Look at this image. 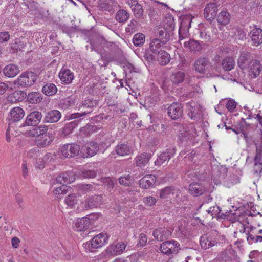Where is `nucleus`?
Instances as JSON below:
<instances>
[{
  "label": "nucleus",
  "instance_id": "obj_12",
  "mask_svg": "<svg viewBox=\"0 0 262 262\" xmlns=\"http://www.w3.org/2000/svg\"><path fill=\"white\" fill-rule=\"evenodd\" d=\"M180 193L179 189L172 187H166L159 190V195L161 199H172L177 197Z\"/></svg>",
  "mask_w": 262,
  "mask_h": 262
},
{
  "label": "nucleus",
  "instance_id": "obj_35",
  "mask_svg": "<svg viewBox=\"0 0 262 262\" xmlns=\"http://www.w3.org/2000/svg\"><path fill=\"white\" fill-rule=\"evenodd\" d=\"M157 58L160 64L165 65L169 62L170 57L166 51L160 50V51H158Z\"/></svg>",
  "mask_w": 262,
  "mask_h": 262
},
{
  "label": "nucleus",
  "instance_id": "obj_2",
  "mask_svg": "<svg viewBox=\"0 0 262 262\" xmlns=\"http://www.w3.org/2000/svg\"><path fill=\"white\" fill-rule=\"evenodd\" d=\"M108 236L106 233H100L96 235L91 241L86 243V245L89 250L93 251V249H98L107 243Z\"/></svg>",
  "mask_w": 262,
  "mask_h": 262
},
{
  "label": "nucleus",
  "instance_id": "obj_39",
  "mask_svg": "<svg viewBox=\"0 0 262 262\" xmlns=\"http://www.w3.org/2000/svg\"><path fill=\"white\" fill-rule=\"evenodd\" d=\"M42 90L46 95L52 96L57 92V89L55 84L47 83L43 86Z\"/></svg>",
  "mask_w": 262,
  "mask_h": 262
},
{
  "label": "nucleus",
  "instance_id": "obj_63",
  "mask_svg": "<svg viewBox=\"0 0 262 262\" xmlns=\"http://www.w3.org/2000/svg\"><path fill=\"white\" fill-rule=\"evenodd\" d=\"M258 237V235H254L251 234H248L247 235V239L250 244H252L253 243H257L258 242V239L256 238Z\"/></svg>",
  "mask_w": 262,
  "mask_h": 262
},
{
  "label": "nucleus",
  "instance_id": "obj_64",
  "mask_svg": "<svg viewBox=\"0 0 262 262\" xmlns=\"http://www.w3.org/2000/svg\"><path fill=\"white\" fill-rule=\"evenodd\" d=\"M147 237L144 234H143V233L140 234V237H139V243L141 245H142V246L145 245L147 242Z\"/></svg>",
  "mask_w": 262,
  "mask_h": 262
},
{
  "label": "nucleus",
  "instance_id": "obj_47",
  "mask_svg": "<svg viewBox=\"0 0 262 262\" xmlns=\"http://www.w3.org/2000/svg\"><path fill=\"white\" fill-rule=\"evenodd\" d=\"M78 190L85 194L92 191L94 187L91 184H80L78 185Z\"/></svg>",
  "mask_w": 262,
  "mask_h": 262
},
{
  "label": "nucleus",
  "instance_id": "obj_36",
  "mask_svg": "<svg viewBox=\"0 0 262 262\" xmlns=\"http://www.w3.org/2000/svg\"><path fill=\"white\" fill-rule=\"evenodd\" d=\"M117 2L115 0H99V6L103 10H111L116 6Z\"/></svg>",
  "mask_w": 262,
  "mask_h": 262
},
{
  "label": "nucleus",
  "instance_id": "obj_23",
  "mask_svg": "<svg viewBox=\"0 0 262 262\" xmlns=\"http://www.w3.org/2000/svg\"><path fill=\"white\" fill-rule=\"evenodd\" d=\"M61 117V114L59 111L52 110L47 113L44 120L47 123H55L59 121Z\"/></svg>",
  "mask_w": 262,
  "mask_h": 262
},
{
  "label": "nucleus",
  "instance_id": "obj_1",
  "mask_svg": "<svg viewBox=\"0 0 262 262\" xmlns=\"http://www.w3.org/2000/svg\"><path fill=\"white\" fill-rule=\"evenodd\" d=\"M194 69L199 73L208 74L212 72L213 67L209 60L206 57H200L194 62Z\"/></svg>",
  "mask_w": 262,
  "mask_h": 262
},
{
  "label": "nucleus",
  "instance_id": "obj_17",
  "mask_svg": "<svg viewBox=\"0 0 262 262\" xmlns=\"http://www.w3.org/2000/svg\"><path fill=\"white\" fill-rule=\"evenodd\" d=\"M76 179L75 175L72 172L62 173L56 178V182L60 184L73 182Z\"/></svg>",
  "mask_w": 262,
  "mask_h": 262
},
{
  "label": "nucleus",
  "instance_id": "obj_60",
  "mask_svg": "<svg viewBox=\"0 0 262 262\" xmlns=\"http://www.w3.org/2000/svg\"><path fill=\"white\" fill-rule=\"evenodd\" d=\"M10 38V35L7 32H0V43L7 41Z\"/></svg>",
  "mask_w": 262,
  "mask_h": 262
},
{
  "label": "nucleus",
  "instance_id": "obj_53",
  "mask_svg": "<svg viewBox=\"0 0 262 262\" xmlns=\"http://www.w3.org/2000/svg\"><path fill=\"white\" fill-rule=\"evenodd\" d=\"M156 202L157 200L156 198L151 196L145 197L143 199L144 203L148 206H151L155 205Z\"/></svg>",
  "mask_w": 262,
  "mask_h": 262
},
{
  "label": "nucleus",
  "instance_id": "obj_13",
  "mask_svg": "<svg viewBox=\"0 0 262 262\" xmlns=\"http://www.w3.org/2000/svg\"><path fill=\"white\" fill-rule=\"evenodd\" d=\"M217 10V6L215 3H210L208 4L204 10L205 18L210 21H212L216 15Z\"/></svg>",
  "mask_w": 262,
  "mask_h": 262
},
{
  "label": "nucleus",
  "instance_id": "obj_32",
  "mask_svg": "<svg viewBox=\"0 0 262 262\" xmlns=\"http://www.w3.org/2000/svg\"><path fill=\"white\" fill-rule=\"evenodd\" d=\"M35 143L39 147H44L49 145L51 142L48 135H38L35 136Z\"/></svg>",
  "mask_w": 262,
  "mask_h": 262
},
{
  "label": "nucleus",
  "instance_id": "obj_30",
  "mask_svg": "<svg viewBox=\"0 0 262 262\" xmlns=\"http://www.w3.org/2000/svg\"><path fill=\"white\" fill-rule=\"evenodd\" d=\"M190 193L194 196H199L203 194L205 191L204 187L198 183H191L189 187Z\"/></svg>",
  "mask_w": 262,
  "mask_h": 262
},
{
  "label": "nucleus",
  "instance_id": "obj_33",
  "mask_svg": "<svg viewBox=\"0 0 262 262\" xmlns=\"http://www.w3.org/2000/svg\"><path fill=\"white\" fill-rule=\"evenodd\" d=\"M216 20L220 24L225 26L230 21V15L227 10H224L217 15Z\"/></svg>",
  "mask_w": 262,
  "mask_h": 262
},
{
  "label": "nucleus",
  "instance_id": "obj_41",
  "mask_svg": "<svg viewBox=\"0 0 262 262\" xmlns=\"http://www.w3.org/2000/svg\"><path fill=\"white\" fill-rule=\"evenodd\" d=\"M129 14L125 10L121 9L117 11L116 15V20L119 23H125L129 18Z\"/></svg>",
  "mask_w": 262,
  "mask_h": 262
},
{
  "label": "nucleus",
  "instance_id": "obj_19",
  "mask_svg": "<svg viewBox=\"0 0 262 262\" xmlns=\"http://www.w3.org/2000/svg\"><path fill=\"white\" fill-rule=\"evenodd\" d=\"M59 77L61 81L65 84H70L74 79L73 73L69 69L62 68L59 73Z\"/></svg>",
  "mask_w": 262,
  "mask_h": 262
},
{
  "label": "nucleus",
  "instance_id": "obj_8",
  "mask_svg": "<svg viewBox=\"0 0 262 262\" xmlns=\"http://www.w3.org/2000/svg\"><path fill=\"white\" fill-rule=\"evenodd\" d=\"M186 109L189 118L196 120L202 115L201 106L196 102L191 101L186 103Z\"/></svg>",
  "mask_w": 262,
  "mask_h": 262
},
{
  "label": "nucleus",
  "instance_id": "obj_52",
  "mask_svg": "<svg viewBox=\"0 0 262 262\" xmlns=\"http://www.w3.org/2000/svg\"><path fill=\"white\" fill-rule=\"evenodd\" d=\"M137 28V21L135 20H132L128 24L126 28V32L129 33H133L135 32Z\"/></svg>",
  "mask_w": 262,
  "mask_h": 262
},
{
  "label": "nucleus",
  "instance_id": "obj_48",
  "mask_svg": "<svg viewBox=\"0 0 262 262\" xmlns=\"http://www.w3.org/2000/svg\"><path fill=\"white\" fill-rule=\"evenodd\" d=\"M64 201L68 206L73 207L77 202V196L75 194H69Z\"/></svg>",
  "mask_w": 262,
  "mask_h": 262
},
{
  "label": "nucleus",
  "instance_id": "obj_4",
  "mask_svg": "<svg viewBox=\"0 0 262 262\" xmlns=\"http://www.w3.org/2000/svg\"><path fill=\"white\" fill-rule=\"evenodd\" d=\"M160 249L163 253L169 255L177 253L180 249V245L176 241H168L161 245Z\"/></svg>",
  "mask_w": 262,
  "mask_h": 262
},
{
  "label": "nucleus",
  "instance_id": "obj_14",
  "mask_svg": "<svg viewBox=\"0 0 262 262\" xmlns=\"http://www.w3.org/2000/svg\"><path fill=\"white\" fill-rule=\"evenodd\" d=\"M175 153L174 148H168L165 151L158 156L155 164L157 166H161L165 162H168Z\"/></svg>",
  "mask_w": 262,
  "mask_h": 262
},
{
  "label": "nucleus",
  "instance_id": "obj_18",
  "mask_svg": "<svg viewBox=\"0 0 262 262\" xmlns=\"http://www.w3.org/2000/svg\"><path fill=\"white\" fill-rule=\"evenodd\" d=\"M48 129L47 126L40 125L37 127L34 128L25 132V135L27 137H35L38 135H47L46 132Z\"/></svg>",
  "mask_w": 262,
  "mask_h": 262
},
{
  "label": "nucleus",
  "instance_id": "obj_20",
  "mask_svg": "<svg viewBox=\"0 0 262 262\" xmlns=\"http://www.w3.org/2000/svg\"><path fill=\"white\" fill-rule=\"evenodd\" d=\"M99 150L98 144L94 141L87 143L83 147V150L86 156L92 157L96 155Z\"/></svg>",
  "mask_w": 262,
  "mask_h": 262
},
{
  "label": "nucleus",
  "instance_id": "obj_56",
  "mask_svg": "<svg viewBox=\"0 0 262 262\" xmlns=\"http://www.w3.org/2000/svg\"><path fill=\"white\" fill-rule=\"evenodd\" d=\"M96 176V171L95 170H84L82 171V177L84 178H93Z\"/></svg>",
  "mask_w": 262,
  "mask_h": 262
},
{
  "label": "nucleus",
  "instance_id": "obj_21",
  "mask_svg": "<svg viewBox=\"0 0 262 262\" xmlns=\"http://www.w3.org/2000/svg\"><path fill=\"white\" fill-rule=\"evenodd\" d=\"M153 235L155 239L162 241L168 238L171 234V231L166 228H159L153 232Z\"/></svg>",
  "mask_w": 262,
  "mask_h": 262
},
{
  "label": "nucleus",
  "instance_id": "obj_22",
  "mask_svg": "<svg viewBox=\"0 0 262 262\" xmlns=\"http://www.w3.org/2000/svg\"><path fill=\"white\" fill-rule=\"evenodd\" d=\"M91 224L90 220L89 217H84L77 220L74 224V228L77 231H81L88 229Z\"/></svg>",
  "mask_w": 262,
  "mask_h": 262
},
{
  "label": "nucleus",
  "instance_id": "obj_9",
  "mask_svg": "<svg viewBox=\"0 0 262 262\" xmlns=\"http://www.w3.org/2000/svg\"><path fill=\"white\" fill-rule=\"evenodd\" d=\"M251 60L250 53L246 50H242L237 59V65L241 70H245Z\"/></svg>",
  "mask_w": 262,
  "mask_h": 262
},
{
  "label": "nucleus",
  "instance_id": "obj_24",
  "mask_svg": "<svg viewBox=\"0 0 262 262\" xmlns=\"http://www.w3.org/2000/svg\"><path fill=\"white\" fill-rule=\"evenodd\" d=\"M156 178L155 176L150 174L143 177L139 181L140 186L143 188H148L155 183Z\"/></svg>",
  "mask_w": 262,
  "mask_h": 262
},
{
  "label": "nucleus",
  "instance_id": "obj_50",
  "mask_svg": "<svg viewBox=\"0 0 262 262\" xmlns=\"http://www.w3.org/2000/svg\"><path fill=\"white\" fill-rule=\"evenodd\" d=\"M244 73L243 70H236L234 73V76H230V77H227V79L235 81L236 80H241L243 78ZM224 79H226V77H223Z\"/></svg>",
  "mask_w": 262,
  "mask_h": 262
},
{
  "label": "nucleus",
  "instance_id": "obj_46",
  "mask_svg": "<svg viewBox=\"0 0 262 262\" xmlns=\"http://www.w3.org/2000/svg\"><path fill=\"white\" fill-rule=\"evenodd\" d=\"M74 103L75 101L74 99L70 98H67L62 100L60 102L59 106L62 109L66 110L73 106Z\"/></svg>",
  "mask_w": 262,
  "mask_h": 262
},
{
  "label": "nucleus",
  "instance_id": "obj_27",
  "mask_svg": "<svg viewBox=\"0 0 262 262\" xmlns=\"http://www.w3.org/2000/svg\"><path fill=\"white\" fill-rule=\"evenodd\" d=\"M26 96V94L24 91H15L8 97L7 101L11 103H15L22 101Z\"/></svg>",
  "mask_w": 262,
  "mask_h": 262
},
{
  "label": "nucleus",
  "instance_id": "obj_15",
  "mask_svg": "<svg viewBox=\"0 0 262 262\" xmlns=\"http://www.w3.org/2000/svg\"><path fill=\"white\" fill-rule=\"evenodd\" d=\"M42 118L41 113L38 111H34L29 114L26 119V124L28 126L37 125Z\"/></svg>",
  "mask_w": 262,
  "mask_h": 262
},
{
  "label": "nucleus",
  "instance_id": "obj_10",
  "mask_svg": "<svg viewBox=\"0 0 262 262\" xmlns=\"http://www.w3.org/2000/svg\"><path fill=\"white\" fill-rule=\"evenodd\" d=\"M167 113L171 119L177 120L182 116V107L179 103H173L168 107Z\"/></svg>",
  "mask_w": 262,
  "mask_h": 262
},
{
  "label": "nucleus",
  "instance_id": "obj_49",
  "mask_svg": "<svg viewBox=\"0 0 262 262\" xmlns=\"http://www.w3.org/2000/svg\"><path fill=\"white\" fill-rule=\"evenodd\" d=\"M242 120L239 125V127L235 126L234 127L232 126V127H229L230 129H231L232 131H233L236 135H238L240 133L244 132V125L246 124V122L244 118H242Z\"/></svg>",
  "mask_w": 262,
  "mask_h": 262
},
{
  "label": "nucleus",
  "instance_id": "obj_31",
  "mask_svg": "<svg viewBox=\"0 0 262 262\" xmlns=\"http://www.w3.org/2000/svg\"><path fill=\"white\" fill-rule=\"evenodd\" d=\"M116 152L121 156L129 155L133 152V149L125 144H119L116 147Z\"/></svg>",
  "mask_w": 262,
  "mask_h": 262
},
{
  "label": "nucleus",
  "instance_id": "obj_62",
  "mask_svg": "<svg viewBox=\"0 0 262 262\" xmlns=\"http://www.w3.org/2000/svg\"><path fill=\"white\" fill-rule=\"evenodd\" d=\"M14 130V128L10 127V126H8L7 130L6 133V138L7 142H10L11 138V135L13 136V131Z\"/></svg>",
  "mask_w": 262,
  "mask_h": 262
},
{
  "label": "nucleus",
  "instance_id": "obj_29",
  "mask_svg": "<svg viewBox=\"0 0 262 262\" xmlns=\"http://www.w3.org/2000/svg\"><path fill=\"white\" fill-rule=\"evenodd\" d=\"M151 158V154L143 153L137 156L135 158V163L137 166L143 167L149 162Z\"/></svg>",
  "mask_w": 262,
  "mask_h": 262
},
{
  "label": "nucleus",
  "instance_id": "obj_38",
  "mask_svg": "<svg viewBox=\"0 0 262 262\" xmlns=\"http://www.w3.org/2000/svg\"><path fill=\"white\" fill-rule=\"evenodd\" d=\"M69 188L65 185H62L59 187L55 188L53 191V194L55 198L58 199H61L64 194L68 192V189Z\"/></svg>",
  "mask_w": 262,
  "mask_h": 262
},
{
  "label": "nucleus",
  "instance_id": "obj_61",
  "mask_svg": "<svg viewBox=\"0 0 262 262\" xmlns=\"http://www.w3.org/2000/svg\"><path fill=\"white\" fill-rule=\"evenodd\" d=\"M220 207L217 206L210 207L207 210L209 214H211V215H216L217 214L220 213Z\"/></svg>",
  "mask_w": 262,
  "mask_h": 262
},
{
  "label": "nucleus",
  "instance_id": "obj_59",
  "mask_svg": "<svg viewBox=\"0 0 262 262\" xmlns=\"http://www.w3.org/2000/svg\"><path fill=\"white\" fill-rule=\"evenodd\" d=\"M101 182L103 184L107 186L108 188H112L114 186V182L109 177H105L101 179Z\"/></svg>",
  "mask_w": 262,
  "mask_h": 262
},
{
  "label": "nucleus",
  "instance_id": "obj_26",
  "mask_svg": "<svg viewBox=\"0 0 262 262\" xmlns=\"http://www.w3.org/2000/svg\"><path fill=\"white\" fill-rule=\"evenodd\" d=\"M20 71L17 66L10 64L6 66L3 69L4 75L9 78H12L17 75Z\"/></svg>",
  "mask_w": 262,
  "mask_h": 262
},
{
  "label": "nucleus",
  "instance_id": "obj_3",
  "mask_svg": "<svg viewBox=\"0 0 262 262\" xmlns=\"http://www.w3.org/2000/svg\"><path fill=\"white\" fill-rule=\"evenodd\" d=\"M37 79V75L33 72H26L18 77L17 83L22 87L31 86Z\"/></svg>",
  "mask_w": 262,
  "mask_h": 262
},
{
  "label": "nucleus",
  "instance_id": "obj_51",
  "mask_svg": "<svg viewBox=\"0 0 262 262\" xmlns=\"http://www.w3.org/2000/svg\"><path fill=\"white\" fill-rule=\"evenodd\" d=\"M133 11L136 17L140 18L142 16L143 9L140 5L138 4L135 5L134 7L133 8Z\"/></svg>",
  "mask_w": 262,
  "mask_h": 262
},
{
  "label": "nucleus",
  "instance_id": "obj_5",
  "mask_svg": "<svg viewBox=\"0 0 262 262\" xmlns=\"http://www.w3.org/2000/svg\"><path fill=\"white\" fill-rule=\"evenodd\" d=\"M80 146L75 143L63 145L60 148L61 155L64 158H70L78 155Z\"/></svg>",
  "mask_w": 262,
  "mask_h": 262
},
{
  "label": "nucleus",
  "instance_id": "obj_40",
  "mask_svg": "<svg viewBox=\"0 0 262 262\" xmlns=\"http://www.w3.org/2000/svg\"><path fill=\"white\" fill-rule=\"evenodd\" d=\"M27 99L31 103H37L41 101L42 98L40 93L33 92L28 95Z\"/></svg>",
  "mask_w": 262,
  "mask_h": 262
},
{
  "label": "nucleus",
  "instance_id": "obj_6",
  "mask_svg": "<svg viewBox=\"0 0 262 262\" xmlns=\"http://www.w3.org/2000/svg\"><path fill=\"white\" fill-rule=\"evenodd\" d=\"M102 202V195H94L88 196L84 201L81 203V207L84 210L96 208L101 204Z\"/></svg>",
  "mask_w": 262,
  "mask_h": 262
},
{
  "label": "nucleus",
  "instance_id": "obj_11",
  "mask_svg": "<svg viewBox=\"0 0 262 262\" xmlns=\"http://www.w3.org/2000/svg\"><path fill=\"white\" fill-rule=\"evenodd\" d=\"M126 248V245L123 242H119L110 245L106 249L108 255L115 256L123 253Z\"/></svg>",
  "mask_w": 262,
  "mask_h": 262
},
{
  "label": "nucleus",
  "instance_id": "obj_44",
  "mask_svg": "<svg viewBox=\"0 0 262 262\" xmlns=\"http://www.w3.org/2000/svg\"><path fill=\"white\" fill-rule=\"evenodd\" d=\"M232 33L236 40H243L246 38V32L241 28H233Z\"/></svg>",
  "mask_w": 262,
  "mask_h": 262
},
{
  "label": "nucleus",
  "instance_id": "obj_28",
  "mask_svg": "<svg viewBox=\"0 0 262 262\" xmlns=\"http://www.w3.org/2000/svg\"><path fill=\"white\" fill-rule=\"evenodd\" d=\"M184 47L189 50L190 51L199 52L203 49L202 45L199 41L194 40H189L185 41L183 43Z\"/></svg>",
  "mask_w": 262,
  "mask_h": 262
},
{
  "label": "nucleus",
  "instance_id": "obj_43",
  "mask_svg": "<svg viewBox=\"0 0 262 262\" xmlns=\"http://www.w3.org/2000/svg\"><path fill=\"white\" fill-rule=\"evenodd\" d=\"M162 46V41L158 38H154L150 41L149 48L151 51L154 53H158Z\"/></svg>",
  "mask_w": 262,
  "mask_h": 262
},
{
  "label": "nucleus",
  "instance_id": "obj_34",
  "mask_svg": "<svg viewBox=\"0 0 262 262\" xmlns=\"http://www.w3.org/2000/svg\"><path fill=\"white\" fill-rule=\"evenodd\" d=\"M216 243L215 241L212 240L210 237L206 235L201 237L200 239V245L204 249H209L214 246Z\"/></svg>",
  "mask_w": 262,
  "mask_h": 262
},
{
  "label": "nucleus",
  "instance_id": "obj_7",
  "mask_svg": "<svg viewBox=\"0 0 262 262\" xmlns=\"http://www.w3.org/2000/svg\"><path fill=\"white\" fill-rule=\"evenodd\" d=\"M262 65L259 60L253 59L250 61L249 66L245 69L248 76L251 78L257 77L261 71Z\"/></svg>",
  "mask_w": 262,
  "mask_h": 262
},
{
  "label": "nucleus",
  "instance_id": "obj_37",
  "mask_svg": "<svg viewBox=\"0 0 262 262\" xmlns=\"http://www.w3.org/2000/svg\"><path fill=\"white\" fill-rule=\"evenodd\" d=\"M185 78V74L181 71L173 73L171 76V81L176 84L182 82Z\"/></svg>",
  "mask_w": 262,
  "mask_h": 262
},
{
  "label": "nucleus",
  "instance_id": "obj_16",
  "mask_svg": "<svg viewBox=\"0 0 262 262\" xmlns=\"http://www.w3.org/2000/svg\"><path fill=\"white\" fill-rule=\"evenodd\" d=\"M250 36L254 45L258 46L262 43V29L254 28L250 31Z\"/></svg>",
  "mask_w": 262,
  "mask_h": 262
},
{
  "label": "nucleus",
  "instance_id": "obj_57",
  "mask_svg": "<svg viewBox=\"0 0 262 262\" xmlns=\"http://www.w3.org/2000/svg\"><path fill=\"white\" fill-rule=\"evenodd\" d=\"M130 178V176L128 175L125 177H121L119 179V182L121 185L128 186L131 183Z\"/></svg>",
  "mask_w": 262,
  "mask_h": 262
},
{
  "label": "nucleus",
  "instance_id": "obj_42",
  "mask_svg": "<svg viewBox=\"0 0 262 262\" xmlns=\"http://www.w3.org/2000/svg\"><path fill=\"white\" fill-rule=\"evenodd\" d=\"M222 66L226 71H231L235 66V61L232 57H226L222 61Z\"/></svg>",
  "mask_w": 262,
  "mask_h": 262
},
{
  "label": "nucleus",
  "instance_id": "obj_54",
  "mask_svg": "<svg viewBox=\"0 0 262 262\" xmlns=\"http://www.w3.org/2000/svg\"><path fill=\"white\" fill-rule=\"evenodd\" d=\"M230 249H225L222 251L219 256V258L223 260H227L230 257Z\"/></svg>",
  "mask_w": 262,
  "mask_h": 262
},
{
  "label": "nucleus",
  "instance_id": "obj_58",
  "mask_svg": "<svg viewBox=\"0 0 262 262\" xmlns=\"http://www.w3.org/2000/svg\"><path fill=\"white\" fill-rule=\"evenodd\" d=\"M236 106V103L234 100H229L226 104V108L230 112H233Z\"/></svg>",
  "mask_w": 262,
  "mask_h": 262
},
{
  "label": "nucleus",
  "instance_id": "obj_45",
  "mask_svg": "<svg viewBox=\"0 0 262 262\" xmlns=\"http://www.w3.org/2000/svg\"><path fill=\"white\" fill-rule=\"evenodd\" d=\"M145 40V35L142 33H137L133 37V42L135 46H140L142 45Z\"/></svg>",
  "mask_w": 262,
  "mask_h": 262
},
{
  "label": "nucleus",
  "instance_id": "obj_55",
  "mask_svg": "<svg viewBox=\"0 0 262 262\" xmlns=\"http://www.w3.org/2000/svg\"><path fill=\"white\" fill-rule=\"evenodd\" d=\"M39 155V150L38 148H34L28 151L26 154V156L29 158H36Z\"/></svg>",
  "mask_w": 262,
  "mask_h": 262
},
{
  "label": "nucleus",
  "instance_id": "obj_25",
  "mask_svg": "<svg viewBox=\"0 0 262 262\" xmlns=\"http://www.w3.org/2000/svg\"><path fill=\"white\" fill-rule=\"evenodd\" d=\"M24 115L25 112L23 108L20 107H15L10 112V120L13 121H18L24 117Z\"/></svg>",
  "mask_w": 262,
  "mask_h": 262
}]
</instances>
